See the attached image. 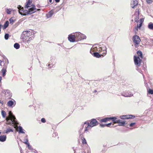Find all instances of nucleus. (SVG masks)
Wrapping results in <instances>:
<instances>
[{"label": "nucleus", "mask_w": 153, "mask_h": 153, "mask_svg": "<svg viewBox=\"0 0 153 153\" xmlns=\"http://www.w3.org/2000/svg\"><path fill=\"white\" fill-rule=\"evenodd\" d=\"M0 103L2 105H3V101H0Z\"/></svg>", "instance_id": "de8ad7c7"}, {"label": "nucleus", "mask_w": 153, "mask_h": 153, "mask_svg": "<svg viewBox=\"0 0 153 153\" xmlns=\"http://www.w3.org/2000/svg\"><path fill=\"white\" fill-rule=\"evenodd\" d=\"M139 10L138 9H136V10L135 13V15H137V17L134 19L135 21L137 22L139 19Z\"/></svg>", "instance_id": "6ab92c4d"}, {"label": "nucleus", "mask_w": 153, "mask_h": 153, "mask_svg": "<svg viewBox=\"0 0 153 153\" xmlns=\"http://www.w3.org/2000/svg\"><path fill=\"white\" fill-rule=\"evenodd\" d=\"M14 126H17L18 125H13Z\"/></svg>", "instance_id": "e2e57ef3"}, {"label": "nucleus", "mask_w": 153, "mask_h": 153, "mask_svg": "<svg viewBox=\"0 0 153 153\" xmlns=\"http://www.w3.org/2000/svg\"><path fill=\"white\" fill-rule=\"evenodd\" d=\"M7 64H8L9 63V62H8V61L7 59Z\"/></svg>", "instance_id": "6e6d98bb"}, {"label": "nucleus", "mask_w": 153, "mask_h": 153, "mask_svg": "<svg viewBox=\"0 0 153 153\" xmlns=\"http://www.w3.org/2000/svg\"><path fill=\"white\" fill-rule=\"evenodd\" d=\"M8 117H6L7 122V124H19L11 111H8Z\"/></svg>", "instance_id": "20e7f679"}, {"label": "nucleus", "mask_w": 153, "mask_h": 153, "mask_svg": "<svg viewBox=\"0 0 153 153\" xmlns=\"http://www.w3.org/2000/svg\"><path fill=\"white\" fill-rule=\"evenodd\" d=\"M2 62V61L0 60V63H1Z\"/></svg>", "instance_id": "13d9d810"}, {"label": "nucleus", "mask_w": 153, "mask_h": 153, "mask_svg": "<svg viewBox=\"0 0 153 153\" xmlns=\"http://www.w3.org/2000/svg\"><path fill=\"white\" fill-rule=\"evenodd\" d=\"M112 120L113 123H121L122 124H125V122L124 121H122L120 120H117V118L115 117H106L101 120L102 122H106L108 121Z\"/></svg>", "instance_id": "39448f33"}, {"label": "nucleus", "mask_w": 153, "mask_h": 153, "mask_svg": "<svg viewBox=\"0 0 153 153\" xmlns=\"http://www.w3.org/2000/svg\"><path fill=\"white\" fill-rule=\"evenodd\" d=\"M137 56H134V61L135 65L138 67L140 66L142 61L143 55L140 51H138L137 52Z\"/></svg>", "instance_id": "7ed1b4c3"}, {"label": "nucleus", "mask_w": 153, "mask_h": 153, "mask_svg": "<svg viewBox=\"0 0 153 153\" xmlns=\"http://www.w3.org/2000/svg\"><path fill=\"white\" fill-rule=\"evenodd\" d=\"M134 125H126V127H128V128L130 129H131L132 128H131L133 126H134Z\"/></svg>", "instance_id": "f704fd0d"}, {"label": "nucleus", "mask_w": 153, "mask_h": 153, "mask_svg": "<svg viewBox=\"0 0 153 153\" xmlns=\"http://www.w3.org/2000/svg\"><path fill=\"white\" fill-rule=\"evenodd\" d=\"M74 35L71 34L68 36V40L71 42H76L75 33H74Z\"/></svg>", "instance_id": "1a4fd4ad"}, {"label": "nucleus", "mask_w": 153, "mask_h": 153, "mask_svg": "<svg viewBox=\"0 0 153 153\" xmlns=\"http://www.w3.org/2000/svg\"><path fill=\"white\" fill-rule=\"evenodd\" d=\"M60 0H55V1L56 3H58L60 1Z\"/></svg>", "instance_id": "a18cd8bd"}, {"label": "nucleus", "mask_w": 153, "mask_h": 153, "mask_svg": "<svg viewBox=\"0 0 153 153\" xmlns=\"http://www.w3.org/2000/svg\"><path fill=\"white\" fill-rule=\"evenodd\" d=\"M4 133L8 134L10 132H13V130L11 128H7L6 131H4Z\"/></svg>", "instance_id": "393cba45"}, {"label": "nucleus", "mask_w": 153, "mask_h": 153, "mask_svg": "<svg viewBox=\"0 0 153 153\" xmlns=\"http://www.w3.org/2000/svg\"><path fill=\"white\" fill-rule=\"evenodd\" d=\"M34 33L32 31H24L21 35L20 39L22 42L29 43L34 37Z\"/></svg>", "instance_id": "f257e3e1"}, {"label": "nucleus", "mask_w": 153, "mask_h": 153, "mask_svg": "<svg viewBox=\"0 0 153 153\" xmlns=\"http://www.w3.org/2000/svg\"><path fill=\"white\" fill-rule=\"evenodd\" d=\"M134 117L135 116H134L131 115H127L120 116V118L122 119H129L134 118Z\"/></svg>", "instance_id": "9d476101"}, {"label": "nucleus", "mask_w": 153, "mask_h": 153, "mask_svg": "<svg viewBox=\"0 0 153 153\" xmlns=\"http://www.w3.org/2000/svg\"><path fill=\"white\" fill-rule=\"evenodd\" d=\"M27 137H28L27 135H26V136L25 137V138H26V139H27Z\"/></svg>", "instance_id": "603ef678"}, {"label": "nucleus", "mask_w": 153, "mask_h": 153, "mask_svg": "<svg viewBox=\"0 0 153 153\" xmlns=\"http://www.w3.org/2000/svg\"><path fill=\"white\" fill-rule=\"evenodd\" d=\"M2 80V77L1 76H0V82H1Z\"/></svg>", "instance_id": "8fccbe9b"}, {"label": "nucleus", "mask_w": 153, "mask_h": 153, "mask_svg": "<svg viewBox=\"0 0 153 153\" xmlns=\"http://www.w3.org/2000/svg\"><path fill=\"white\" fill-rule=\"evenodd\" d=\"M142 23H140V24L139 25H138V24L137 25V27H135V29H136V30L137 31L138 30V28H140L142 26Z\"/></svg>", "instance_id": "72a5a7b5"}, {"label": "nucleus", "mask_w": 153, "mask_h": 153, "mask_svg": "<svg viewBox=\"0 0 153 153\" xmlns=\"http://www.w3.org/2000/svg\"><path fill=\"white\" fill-rule=\"evenodd\" d=\"M81 153H86L84 151L82 150Z\"/></svg>", "instance_id": "3c124183"}, {"label": "nucleus", "mask_w": 153, "mask_h": 153, "mask_svg": "<svg viewBox=\"0 0 153 153\" xmlns=\"http://www.w3.org/2000/svg\"><path fill=\"white\" fill-rule=\"evenodd\" d=\"M23 142L27 145L28 148L29 150H32L33 149L31 146L30 145V144L29 143L28 140H27L26 141Z\"/></svg>", "instance_id": "2eb2a0df"}, {"label": "nucleus", "mask_w": 153, "mask_h": 153, "mask_svg": "<svg viewBox=\"0 0 153 153\" xmlns=\"http://www.w3.org/2000/svg\"><path fill=\"white\" fill-rule=\"evenodd\" d=\"M148 27L150 29L153 30V23H149V24Z\"/></svg>", "instance_id": "cd10ccee"}, {"label": "nucleus", "mask_w": 153, "mask_h": 153, "mask_svg": "<svg viewBox=\"0 0 153 153\" xmlns=\"http://www.w3.org/2000/svg\"><path fill=\"white\" fill-rule=\"evenodd\" d=\"M54 12L53 10L50 11L48 13L46 14V16L47 18H48L51 17L53 14Z\"/></svg>", "instance_id": "a211bd4d"}, {"label": "nucleus", "mask_w": 153, "mask_h": 153, "mask_svg": "<svg viewBox=\"0 0 153 153\" xmlns=\"http://www.w3.org/2000/svg\"><path fill=\"white\" fill-rule=\"evenodd\" d=\"M16 101L14 100V101L12 100L9 101L7 103V105L10 107H12L16 105Z\"/></svg>", "instance_id": "f8f14e48"}, {"label": "nucleus", "mask_w": 153, "mask_h": 153, "mask_svg": "<svg viewBox=\"0 0 153 153\" xmlns=\"http://www.w3.org/2000/svg\"><path fill=\"white\" fill-rule=\"evenodd\" d=\"M119 125V126H125V125Z\"/></svg>", "instance_id": "680f3d73"}, {"label": "nucleus", "mask_w": 153, "mask_h": 153, "mask_svg": "<svg viewBox=\"0 0 153 153\" xmlns=\"http://www.w3.org/2000/svg\"><path fill=\"white\" fill-rule=\"evenodd\" d=\"M18 9L19 13L23 16H26L28 15L31 14L36 12L37 10H39L40 9H37L35 5H33L28 9V10H24V8L21 6L19 5L17 7Z\"/></svg>", "instance_id": "f03ea898"}, {"label": "nucleus", "mask_w": 153, "mask_h": 153, "mask_svg": "<svg viewBox=\"0 0 153 153\" xmlns=\"http://www.w3.org/2000/svg\"><path fill=\"white\" fill-rule=\"evenodd\" d=\"M100 125L101 127H104L105 126H106L108 127H110V126L111 125Z\"/></svg>", "instance_id": "a19ab883"}, {"label": "nucleus", "mask_w": 153, "mask_h": 153, "mask_svg": "<svg viewBox=\"0 0 153 153\" xmlns=\"http://www.w3.org/2000/svg\"><path fill=\"white\" fill-rule=\"evenodd\" d=\"M143 21H144L143 19L142 18V19H141L138 22H140V23L142 24Z\"/></svg>", "instance_id": "79ce46f5"}, {"label": "nucleus", "mask_w": 153, "mask_h": 153, "mask_svg": "<svg viewBox=\"0 0 153 153\" xmlns=\"http://www.w3.org/2000/svg\"><path fill=\"white\" fill-rule=\"evenodd\" d=\"M107 124H108V125L111 124V123H108Z\"/></svg>", "instance_id": "4d7b16f0"}, {"label": "nucleus", "mask_w": 153, "mask_h": 153, "mask_svg": "<svg viewBox=\"0 0 153 153\" xmlns=\"http://www.w3.org/2000/svg\"><path fill=\"white\" fill-rule=\"evenodd\" d=\"M20 45L19 44L17 43H15L14 45V47L16 49H18L19 48Z\"/></svg>", "instance_id": "a878e982"}, {"label": "nucleus", "mask_w": 153, "mask_h": 153, "mask_svg": "<svg viewBox=\"0 0 153 153\" xmlns=\"http://www.w3.org/2000/svg\"><path fill=\"white\" fill-rule=\"evenodd\" d=\"M32 2V1L31 0H28L26 2V4H25V9H29V7H32L33 6H31V4Z\"/></svg>", "instance_id": "9b49d317"}, {"label": "nucleus", "mask_w": 153, "mask_h": 153, "mask_svg": "<svg viewBox=\"0 0 153 153\" xmlns=\"http://www.w3.org/2000/svg\"><path fill=\"white\" fill-rule=\"evenodd\" d=\"M94 93H96V90H94Z\"/></svg>", "instance_id": "052dcab7"}, {"label": "nucleus", "mask_w": 153, "mask_h": 153, "mask_svg": "<svg viewBox=\"0 0 153 153\" xmlns=\"http://www.w3.org/2000/svg\"><path fill=\"white\" fill-rule=\"evenodd\" d=\"M148 93L149 94H153V90L151 89H147Z\"/></svg>", "instance_id": "c756f323"}, {"label": "nucleus", "mask_w": 153, "mask_h": 153, "mask_svg": "<svg viewBox=\"0 0 153 153\" xmlns=\"http://www.w3.org/2000/svg\"><path fill=\"white\" fill-rule=\"evenodd\" d=\"M90 120H87L84 122V124H90Z\"/></svg>", "instance_id": "e433bc0d"}, {"label": "nucleus", "mask_w": 153, "mask_h": 153, "mask_svg": "<svg viewBox=\"0 0 153 153\" xmlns=\"http://www.w3.org/2000/svg\"><path fill=\"white\" fill-rule=\"evenodd\" d=\"M138 2L136 0H133L131 2V7L132 8H134L135 6L137 5Z\"/></svg>", "instance_id": "dca6fc26"}, {"label": "nucleus", "mask_w": 153, "mask_h": 153, "mask_svg": "<svg viewBox=\"0 0 153 153\" xmlns=\"http://www.w3.org/2000/svg\"><path fill=\"white\" fill-rule=\"evenodd\" d=\"M80 137H81V138L82 140V144H85L87 143V142L86 141V140L85 138H84L83 137V135H82V134H81L80 135Z\"/></svg>", "instance_id": "4be33fe9"}, {"label": "nucleus", "mask_w": 153, "mask_h": 153, "mask_svg": "<svg viewBox=\"0 0 153 153\" xmlns=\"http://www.w3.org/2000/svg\"><path fill=\"white\" fill-rule=\"evenodd\" d=\"M9 34L7 33H5L4 36L5 39L6 40H7L9 38Z\"/></svg>", "instance_id": "2f4dec72"}, {"label": "nucleus", "mask_w": 153, "mask_h": 153, "mask_svg": "<svg viewBox=\"0 0 153 153\" xmlns=\"http://www.w3.org/2000/svg\"><path fill=\"white\" fill-rule=\"evenodd\" d=\"M53 125V126H52V129L53 130H54V129H55L56 128V125Z\"/></svg>", "instance_id": "37998d69"}, {"label": "nucleus", "mask_w": 153, "mask_h": 153, "mask_svg": "<svg viewBox=\"0 0 153 153\" xmlns=\"http://www.w3.org/2000/svg\"><path fill=\"white\" fill-rule=\"evenodd\" d=\"M135 123H130V124H131V125H132V124H135Z\"/></svg>", "instance_id": "5fc2aeb1"}, {"label": "nucleus", "mask_w": 153, "mask_h": 153, "mask_svg": "<svg viewBox=\"0 0 153 153\" xmlns=\"http://www.w3.org/2000/svg\"><path fill=\"white\" fill-rule=\"evenodd\" d=\"M4 94L5 95L8 94L10 93V91L9 90H4Z\"/></svg>", "instance_id": "473e14b6"}, {"label": "nucleus", "mask_w": 153, "mask_h": 153, "mask_svg": "<svg viewBox=\"0 0 153 153\" xmlns=\"http://www.w3.org/2000/svg\"><path fill=\"white\" fill-rule=\"evenodd\" d=\"M7 66V65H5L1 70V72L2 73V75L3 76H4L6 75V73L7 71L6 68Z\"/></svg>", "instance_id": "ddd939ff"}, {"label": "nucleus", "mask_w": 153, "mask_h": 153, "mask_svg": "<svg viewBox=\"0 0 153 153\" xmlns=\"http://www.w3.org/2000/svg\"><path fill=\"white\" fill-rule=\"evenodd\" d=\"M96 48H97V47ZM96 51L98 52H96L97 58H99L101 56L103 57L107 53L106 48L105 47L99 48L98 49H96Z\"/></svg>", "instance_id": "423d86ee"}, {"label": "nucleus", "mask_w": 153, "mask_h": 153, "mask_svg": "<svg viewBox=\"0 0 153 153\" xmlns=\"http://www.w3.org/2000/svg\"><path fill=\"white\" fill-rule=\"evenodd\" d=\"M1 115L4 118L6 117V114L5 111L2 110L1 111Z\"/></svg>", "instance_id": "c85d7f7f"}, {"label": "nucleus", "mask_w": 153, "mask_h": 153, "mask_svg": "<svg viewBox=\"0 0 153 153\" xmlns=\"http://www.w3.org/2000/svg\"><path fill=\"white\" fill-rule=\"evenodd\" d=\"M18 132L19 134H24L25 133V130L23 129L22 127L20 126H19L18 127Z\"/></svg>", "instance_id": "4468645a"}, {"label": "nucleus", "mask_w": 153, "mask_h": 153, "mask_svg": "<svg viewBox=\"0 0 153 153\" xmlns=\"http://www.w3.org/2000/svg\"><path fill=\"white\" fill-rule=\"evenodd\" d=\"M58 136V134L56 132H55L53 134V137H54Z\"/></svg>", "instance_id": "58836bf2"}, {"label": "nucleus", "mask_w": 153, "mask_h": 153, "mask_svg": "<svg viewBox=\"0 0 153 153\" xmlns=\"http://www.w3.org/2000/svg\"><path fill=\"white\" fill-rule=\"evenodd\" d=\"M132 40L135 47L136 48L138 47L141 41L139 37L136 35H134L133 37Z\"/></svg>", "instance_id": "6e6552de"}, {"label": "nucleus", "mask_w": 153, "mask_h": 153, "mask_svg": "<svg viewBox=\"0 0 153 153\" xmlns=\"http://www.w3.org/2000/svg\"><path fill=\"white\" fill-rule=\"evenodd\" d=\"M12 11H13V13H16V10H13H13H12Z\"/></svg>", "instance_id": "c03bdc74"}, {"label": "nucleus", "mask_w": 153, "mask_h": 153, "mask_svg": "<svg viewBox=\"0 0 153 153\" xmlns=\"http://www.w3.org/2000/svg\"><path fill=\"white\" fill-rule=\"evenodd\" d=\"M75 33L76 42L85 39L86 38V36L79 32H76Z\"/></svg>", "instance_id": "0eeeda50"}, {"label": "nucleus", "mask_w": 153, "mask_h": 153, "mask_svg": "<svg viewBox=\"0 0 153 153\" xmlns=\"http://www.w3.org/2000/svg\"><path fill=\"white\" fill-rule=\"evenodd\" d=\"M12 10L13 9L11 8L8 9L7 8H6L5 9V12L8 14H10L11 13V12L12 11Z\"/></svg>", "instance_id": "5701e85b"}, {"label": "nucleus", "mask_w": 153, "mask_h": 153, "mask_svg": "<svg viewBox=\"0 0 153 153\" xmlns=\"http://www.w3.org/2000/svg\"><path fill=\"white\" fill-rule=\"evenodd\" d=\"M90 124H96V119H92L90 121Z\"/></svg>", "instance_id": "bb28decb"}, {"label": "nucleus", "mask_w": 153, "mask_h": 153, "mask_svg": "<svg viewBox=\"0 0 153 153\" xmlns=\"http://www.w3.org/2000/svg\"><path fill=\"white\" fill-rule=\"evenodd\" d=\"M148 4H150L152 2V0H146Z\"/></svg>", "instance_id": "ea45409f"}, {"label": "nucleus", "mask_w": 153, "mask_h": 153, "mask_svg": "<svg viewBox=\"0 0 153 153\" xmlns=\"http://www.w3.org/2000/svg\"><path fill=\"white\" fill-rule=\"evenodd\" d=\"M49 1L50 3H52V0H49Z\"/></svg>", "instance_id": "864d4df0"}, {"label": "nucleus", "mask_w": 153, "mask_h": 153, "mask_svg": "<svg viewBox=\"0 0 153 153\" xmlns=\"http://www.w3.org/2000/svg\"><path fill=\"white\" fill-rule=\"evenodd\" d=\"M7 137L6 135H4L0 136V141L4 142L6 140Z\"/></svg>", "instance_id": "f3484780"}, {"label": "nucleus", "mask_w": 153, "mask_h": 153, "mask_svg": "<svg viewBox=\"0 0 153 153\" xmlns=\"http://www.w3.org/2000/svg\"><path fill=\"white\" fill-rule=\"evenodd\" d=\"M1 132L0 131V134H1Z\"/></svg>", "instance_id": "0e129e2a"}, {"label": "nucleus", "mask_w": 153, "mask_h": 153, "mask_svg": "<svg viewBox=\"0 0 153 153\" xmlns=\"http://www.w3.org/2000/svg\"><path fill=\"white\" fill-rule=\"evenodd\" d=\"M94 48H92L91 49L90 53L94 57H96V51H94Z\"/></svg>", "instance_id": "412c9836"}, {"label": "nucleus", "mask_w": 153, "mask_h": 153, "mask_svg": "<svg viewBox=\"0 0 153 153\" xmlns=\"http://www.w3.org/2000/svg\"><path fill=\"white\" fill-rule=\"evenodd\" d=\"M41 121L42 122V123H45L46 121L45 119L44 118H42L41 119Z\"/></svg>", "instance_id": "c9c22d12"}, {"label": "nucleus", "mask_w": 153, "mask_h": 153, "mask_svg": "<svg viewBox=\"0 0 153 153\" xmlns=\"http://www.w3.org/2000/svg\"><path fill=\"white\" fill-rule=\"evenodd\" d=\"M9 24V22L8 21H7L5 22L4 23V26H3V29H6V28H7Z\"/></svg>", "instance_id": "b1692460"}, {"label": "nucleus", "mask_w": 153, "mask_h": 153, "mask_svg": "<svg viewBox=\"0 0 153 153\" xmlns=\"http://www.w3.org/2000/svg\"><path fill=\"white\" fill-rule=\"evenodd\" d=\"M83 126H82V128H80V129H79V134H80V135L81 134H82V130L83 129Z\"/></svg>", "instance_id": "4c0bfd02"}, {"label": "nucleus", "mask_w": 153, "mask_h": 153, "mask_svg": "<svg viewBox=\"0 0 153 153\" xmlns=\"http://www.w3.org/2000/svg\"><path fill=\"white\" fill-rule=\"evenodd\" d=\"M96 126V125H88V126L85 127V129L84 131V132H87L91 128Z\"/></svg>", "instance_id": "aec40b11"}, {"label": "nucleus", "mask_w": 153, "mask_h": 153, "mask_svg": "<svg viewBox=\"0 0 153 153\" xmlns=\"http://www.w3.org/2000/svg\"><path fill=\"white\" fill-rule=\"evenodd\" d=\"M96 124H98V122H97V121H96Z\"/></svg>", "instance_id": "bf43d9fd"}, {"label": "nucleus", "mask_w": 153, "mask_h": 153, "mask_svg": "<svg viewBox=\"0 0 153 153\" xmlns=\"http://www.w3.org/2000/svg\"><path fill=\"white\" fill-rule=\"evenodd\" d=\"M9 21L10 24H13L15 21V20L13 19L12 18H10L9 19Z\"/></svg>", "instance_id": "7c9ffc66"}, {"label": "nucleus", "mask_w": 153, "mask_h": 153, "mask_svg": "<svg viewBox=\"0 0 153 153\" xmlns=\"http://www.w3.org/2000/svg\"><path fill=\"white\" fill-rule=\"evenodd\" d=\"M27 140H28V139H26V138H25L24 139V141H26Z\"/></svg>", "instance_id": "49530a36"}, {"label": "nucleus", "mask_w": 153, "mask_h": 153, "mask_svg": "<svg viewBox=\"0 0 153 153\" xmlns=\"http://www.w3.org/2000/svg\"><path fill=\"white\" fill-rule=\"evenodd\" d=\"M72 148H73V149L74 151V153H76V151H75V149H74V147H73Z\"/></svg>", "instance_id": "09e8293b"}]
</instances>
